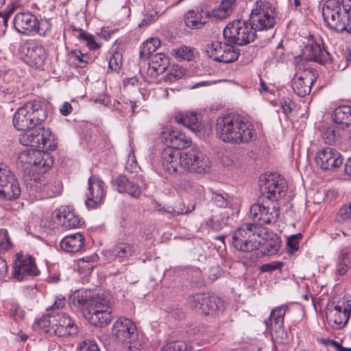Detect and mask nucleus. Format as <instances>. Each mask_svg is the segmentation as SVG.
I'll use <instances>...</instances> for the list:
<instances>
[{"label": "nucleus", "mask_w": 351, "mask_h": 351, "mask_svg": "<svg viewBox=\"0 0 351 351\" xmlns=\"http://www.w3.org/2000/svg\"><path fill=\"white\" fill-rule=\"evenodd\" d=\"M69 300L71 305L81 310L84 317L95 326H107L112 319L110 296L104 291L99 290L90 297V291L77 290Z\"/></svg>", "instance_id": "nucleus-1"}, {"label": "nucleus", "mask_w": 351, "mask_h": 351, "mask_svg": "<svg viewBox=\"0 0 351 351\" xmlns=\"http://www.w3.org/2000/svg\"><path fill=\"white\" fill-rule=\"evenodd\" d=\"M215 132L221 141L232 145L249 143L256 138L253 124L235 113L220 115L216 119Z\"/></svg>", "instance_id": "nucleus-2"}, {"label": "nucleus", "mask_w": 351, "mask_h": 351, "mask_svg": "<svg viewBox=\"0 0 351 351\" xmlns=\"http://www.w3.org/2000/svg\"><path fill=\"white\" fill-rule=\"evenodd\" d=\"M322 15L330 29L351 33V0L327 1Z\"/></svg>", "instance_id": "nucleus-3"}, {"label": "nucleus", "mask_w": 351, "mask_h": 351, "mask_svg": "<svg viewBox=\"0 0 351 351\" xmlns=\"http://www.w3.org/2000/svg\"><path fill=\"white\" fill-rule=\"evenodd\" d=\"M47 117V111L38 101L26 102L14 114L13 125L18 130L33 129Z\"/></svg>", "instance_id": "nucleus-4"}, {"label": "nucleus", "mask_w": 351, "mask_h": 351, "mask_svg": "<svg viewBox=\"0 0 351 351\" xmlns=\"http://www.w3.org/2000/svg\"><path fill=\"white\" fill-rule=\"evenodd\" d=\"M52 165L53 159L47 152L27 149L22 151L18 156L17 167L25 173H45Z\"/></svg>", "instance_id": "nucleus-5"}, {"label": "nucleus", "mask_w": 351, "mask_h": 351, "mask_svg": "<svg viewBox=\"0 0 351 351\" xmlns=\"http://www.w3.org/2000/svg\"><path fill=\"white\" fill-rule=\"evenodd\" d=\"M261 229L253 223L245 224L232 234L234 248L241 252H251L258 249L262 243Z\"/></svg>", "instance_id": "nucleus-6"}, {"label": "nucleus", "mask_w": 351, "mask_h": 351, "mask_svg": "<svg viewBox=\"0 0 351 351\" xmlns=\"http://www.w3.org/2000/svg\"><path fill=\"white\" fill-rule=\"evenodd\" d=\"M26 130L19 136V142L21 145L37 147L45 152L53 151L56 149L57 138L49 129L38 128Z\"/></svg>", "instance_id": "nucleus-7"}, {"label": "nucleus", "mask_w": 351, "mask_h": 351, "mask_svg": "<svg viewBox=\"0 0 351 351\" xmlns=\"http://www.w3.org/2000/svg\"><path fill=\"white\" fill-rule=\"evenodd\" d=\"M250 215L259 225L274 224L280 216V206L278 202L258 198V202L252 205Z\"/></svg>", "instance_id": "nucleus-8"}, {"label": "nucleus", "mask_w": 351, "mask_h": 351, "mask_svg": "<svg viewBox=\"0 0 351 351\" xmlns=\"http://www.w3.org/2000/svg\"><path fill=\"white\" fill-rule=\"evenodd\" d=\"M223 36L228 44H250L254 41L256 30L237 19L229 22L223 29Z\"/></svg>", "instance_id": "nucleus-9"}, {"label": "nucleus", "mask_w": 351, "mask_h": 351, "mask_svg": "<svg viewBox=\"0 0 351 351\" xmlns=\"http://www.w3.org/2000/svg\"><path fill=\"white\" fill-rule=\"evenodd\" d=\"M274 8L267 1H256L251 11L250 22L254 30H263L272 27L276 23Z\"/></svg>", "instance_id": "nucleus-10"}, {"label": "nucleus", "mask_w": 351, "mask_h": 351, "mask_svg": "<svg viewBox=\"0 0 351 351\" xmlns=\"http://www.w3.org/2000/svg\"><path fill=\"white\" fill-rule=\"evenodd\" d=\"M287 182L279 174L271 173L268 175L261 186V197L263 199L278 202L287 193Z\"/></svg>", "instance_id": "nucleus-11"}, {"label": "nucleus", "mask_w": 351, "mask_h": 351, "mask_svg": "<svg viewBox=\"0 0 351 351\" xmlns=\"http://www.w3.org/2000/svg\"><path fill=\"white\" fill-rule=\"evenodd\" d=\"M209 158L201 151L196 149L182 152L181 169L190 172L205 173L210 168Z\"/></svg>", "instance_id": "nucleus-12"}, {"label": "nucleus", "mask_w": 351, "mask_h": 351, "mask_svg": "<svg viewBox=\"0 0 351 351\" xmlns=\"http://www.w3.org/2000/svg\"><path fill=\"white\" fill-rule=\"evenodd\" d=\"M21 193L19 181L10 168L0 163V197L7 200L17 199Z\"/></svg>", "instance_id": "nucleus-13"}, {"label": "nucleus", "mask_w": 351, "mask_h": 351, "mask_svg": "<svg viewBox=\"0 0 351 351\" xmlns=\"http://www.w3.org/2000/svg\"><path fill=\"white\" fill-rule=\"evenodd\" d=\"M187 301L191 308L199 310L205 315L213 314L222 306L219 298L208 293L193 294L189 296Z\"/></svg>", "instance_id": "nucleus-14"}, {"label": "nucleus", "mask_w": 351, "mask_h": 351, "mask_svg": "<svg viewBox=\"0 0 351 351\" xmlns=\"http://www.w3.org/2000/svg\"><path fill=\"white\" fill-rule=\"evenodd\" d=\"M113 330L117 338L123 343L128 345L130 349L136 346L138 332L136 325L131 319L120 317L114 324Z\"/></svg>", "instance_id": "nucleus-15"}, {"label": "nucleus", "mask_w": 351, "mask_h": 351, "mask_svg": "<svg viewBox=\"0 0 351 351\" xmlns=\"http://www.w3.org/2000/svg\"><path fill=\"white\" fill-rule=\"evenodd\" d=\"M351 315V300L339 302L328 310L326 318L329 325L334 329L343 328L348 323Z\"/></svg>", "instance_id": "nucleus-16"}, {"label": "nucleus", "mask_w": 351, "mask_h": 351, "mask_svg": "<svg viewBox=\"0 0 351 351\" xmlns=\"http://www.w3.org/2000/svg\"><path fill=\"white\" fill-rule=\"evenodd\" d=\"M287 308V306L282 305L274 308L266 322L267 329L270 331L272 338L278 342L283 341L286 337L284 317Z\"/></svg>", "instance_id": "nucleus-17"}, {"label": "nucleus", "mask_w": 351, "mask_h": 351, "mask_svg": "<svg viewBox=\"0 0 351 351\" xmlns=\"http://www.w3.org/2000/svg\"><path fill=\"white\" fill-rule=\"evenodd\" d=\"M39 271L35 263V259L29 254L18 253L14 262L13 277L18 280H23L29 276H38Z\"/></svg>", "instance_id": "nucleus-18"}, {"label": "nucleus", "mask_w": 351, "mask_h": 351, "mask_svg": "<svg viewBox=\"0 0 351 351\" xmlns=\"http://www.w3.org/2000/svg\"><path fill=\"white\" fill-rule=\"evenodd\" d=\"M88 185L86 206L89 210L98 208L104 204L105 183L97 177L92 176L88 178Z\"/></svg>", "instance_id": "nucleus-19"}, {"label": "nucleus", "mask_w": 351, "mask_h": 351, "mask_svg": "<svg viewBox=\"0 0 351 351\" xmlns=\"http://www.w3.org/2000/svg\"><path fill=\"white\" fill-rule=\"evenodd\" d=\"M315 160L317 165L325 170H335L341 166L343 160L341 154L330 147L319 149Z\"/></svg>", "instance_id": "nucleus-20"}, {"label": "nucleus", "mask_w": 351, "mask_h": 351, "mask_svg": "<svg viewBox=\"0 0 351 351\" xmlns=\"http://www.w3.org/2000/svg\"><path fill=\"white\" fill-rule=\"evenodd\" d=\"M317 75V71L313 68H307L298 73L292 82L294 93L299 97H305L308 95Z\"/></svg>", "instance_id": "nucleus-21"}, {"label": "nucleus", "mask_w": 351, "mask_h": 351, "mask_svg": "<svg viewBox=\"0 0 351 351\" xmlns=\"http://www.w3.org/2000/svg\"><path fill=\"white\" fill-rule=\"evenodd\" d=\"M78 332L74 321L64 313H57L52 316V332L55 336L64 337Z\"/></svg>", "instance_id": "nucleus-22"}, {"label": "nucleus", "mask_w": 351, "mask_h": 351, "mask_svg": "<svg viewBox=\"0 0 351 351\" xmlns=\"http://www.w3.org/2000/svg\"><path fill=\"white\" fill-rule=\"evenodd\" d=\"M21 59L30 66L38 68L43 64L45 51L42 45H20Z\"/></svg>", "instance_id": "nucleus-23"}, {"label": "nucleus", "mask_w": 351, "mask_h": 351, "mask_svg": "<svg viewBox=\"0 0 351 351\" xmlns=\"http://www.w3.org/2000/svg\"><path fill=\"white\" fill-rule=\"evenodd\" d=\"M161 141L166 144L168 147L179 150L189 147L191 144L189 137L181 131L171 130L169 128L165 129L160 134Z\"/></svg>", "instance_id": "nucleus-24"}, {"label": "nucleus", "mask_w": 351, "mask_h": 351, "mask_svg": "<svg viewBox=\"0 0 351 351\" xmlns=\"http://www.w3.org/2000/svg\"><path fill=\"white\" fill-rule=\"evenodd\" d=\"M54 214L58 223L66 229L76 228L81 226L82 219L71 206H61L55 210Z\"/></svg>", "instance_id": "nucleus-25"}, {"label": "nucleus", "mask_w": 351, "mask_h": 351, "mask_svg": "<svg viewBox=\"0 0 351 351\" xmlns=\"http://www.w3.org/2000/svg\"><path fill=\"white\" fill-rule=\"evenodd\" d=\"M210 57L220 62L229 63L237 60L240 50L235 45H211Z\"/></svg>", "instance_id": "nucleus-26"}, {"label": "nucleus", "mask_w": 351, "mask_h": 351, "mask_svg": "<svg viewBox=\"0 0 351 351\" xmlns=\"http://www.w3.org/2000/svg\"><path fill=\"white\" fill-rule=\"evenodd\" d=\"M182 152L172 147L165 148L161 154V164L169 173H176L181 169Z\"/></svg>", "instance_id": "nucleus-27"}, {"label": "nucleus", "mask_w": 351, "mask_h": 351, "mask_svg": "<svg viewBox=\"0 0 351 351\" xmlns=\"http://www.w3.org/2000/svg\"><path fill=\"white\" fill-rule=\"evenodd\" d=\"M36 187L39 190L40 197L42 199L53 198L60 195L62 192V183L59 180H40L37 182Z\"/></svg>", "instance_id": "nucleus-28"}, {"label": "nucleus", "mask_w": 351, "mask_h": 351, "mask_svg": "<svg viewBox=\"0 0 351 351\" xmlns=\"http://www.w3.org/2000/svg\"><path fill=\"white\" fill-rule=\"evenodd\" d=\"M212 16L209 12H204L202 8L191 10L184 14L185 25L193 29H200L207 23Z\"/></svg>", "instance_id": "nucleus-29"}, {"label": "nucleus", "mask_w": 351, "mask_h": 351, "mask_svg": "<svg viewBox=\"0 0 351 351\" xmlns=\"http://www.w3.org/2000/svg\"><path fill=\"white\" fill-rule=\"evenodd\" d=\"M302 50L308 60L321 64L332 62V56L326 49L325 45H304Z\"/></svg>", "instance_id": "nucleus-30"}, {"label": "nucleus", "mask_w": 351, "mask_h": 351, "mask_svg": "<svg viewBox=\"0 0 351 351\" xmlns=\"http://www.w3.org/2000/svg\"><path fill=\"white\" fill-rule=\"evenodd\" d=\"M38 25L36 17L31 13H19L14 19L16 29L23 34H28L35 30Z\"/></svg>", "instance_id": "nucleus-31"}, {"label": "nucleus", "mask_w": 351, "mask_h": 351, "mask_svg": "<svg viewBox=\"0 0 351 351\" xmlns=\"http://www.w3.org/2000/svg\"><path fill=\"white\" fill-rule=\"evenodd\" d=\"M147 69V74L156 77L162 74L169 65V57L163 53L158 52L151 56Z\"/></svg>", "instance_id": "nucleus-32"}, {"label": "nucleus", "mask_w": 351, "mask_h": 351, "mask_svg": "<svg viewBox=\"0 0 351 351\" xmlns=\"http://www.w3.org/2000/svg\"><path fill=\"white\" fill-rule=\"evenodd\" d=\"M113 185L119 193H128L134 198H138L141 194L140 186L123 175H120L115 178Z\"/></svg>", "instance_id": "nucleus-33"}, {"label": "nucleus", "mask_w": 351, "mask_h": 351, "mask_svg": "<svg viewBox=\"0 0 351 351\" xmlns=\"http://www.w3.org/2000/svg\"><path fill=\"white\" fill-rule=\"evenodd\" d=\"M85 239L80 232L64 237L60 243L62 250L69 253L80 252L84 247Z\"/></svg>", "instance_id": "nucleus-34"}, {"label": "nucleus", "mask_w": 351, "mask_h": 351, "mask_svg": "<svg viewBox=\"0 0 351 351\" xmlns=\"http://www.w3.org/2000/svg\"><path fill=\"white\" fill-rule=\"evenodd\" d=\"M351 268V246H346L341 249L339 252L336 264L335 274L343 276Z\"/></svg>", "instance_id": "nucleus-35"}, {"label": "nucleus", "mask_w": 351, "mask_h": 351, "mask_svg": "<svg viewBox=\"0 0 351 351\" xmlns=\"http://www.w3.org/2000/svg\"><path fill=\"white\" fill-rule=\"evenodd\" d=\"M332 121L341 129L351 128V106L343 105L337 107L331 115Z\"/></svg>", "instance_id": "nucleus-36"}, {"label": "nucleus", "mask_w": 351, "mask_h": 351, "mask_svg": "<svg viewBox=\"0 0 351 351\" xmlns=\"http://www.w3.org/2000/svg\"><path fill=\"white\" fill-rule=\"evenodd\" d=\"M175 119L177 123L182 124L193 132H198L201 130L202 123L194 112L179 113L176 115Z\"/></svg>", "instance_id": "nucleus-37"}, {"label": "nucleus", "mask_w": 351, "mask_h": 351, "mask_svg": "<svg viewBox=\"0 0 351 351\" xmlns=\"http://www.w3.org/2000/svg\"><path fill=\"white\" fill-rule=\"evenodd\" d=\"M136 252V247L134 243L118 241L110 250V254L114 258H123L134 256Z\"/></svg>", "instance_id": "nucleus-38"}, {"label": "nucleus", "mask_w": 351, "mask_h": 351, "mask_svg": "<svg viewBox=\"0 0 351 351\" xmlns=\"http://www.w3.org/2000/svg\"><path fill=\"white\" fill-rule=\"evenodd\" d=\"M234 6L235 0H222L219 7L212 11V16L218 19H226L232 12Z\"/></svg>", "instance_id": "nucleus-39"}, {"label": "nucleus", "mask_w": 351, "mask_h": 351, "mask_svg": "<svg viewBox=\"0 0 351 351\" xmlns=\"http://www.w3.org/2000/svg\"><path fill=\"white\" fill-rule=\"evenodd\" d=\"M171 54L178 61H191L195 57V49L188 45H180L174 49Z\"/></svg>", "instance_id": "nucleus-40"}, {"label": "nucleus", "mask_w": 351, "mask_h": 351, "mask_svg": "<svg viewBox=\"0 0 351 351\" xmlns=\"http://www.w3.org/2000/svg\"><path fill=\"white\" fill-rule=\"evenodd\" d=\"M177 188L181 191H184L192 195L199 193L203 189L202 186L186 178L180 180L177 184Z\"/></svg>", "instance_id": "nucleus-41"}, {"label": "nucleus", "mask_w": 351, "mask_h": 351, "mask_svg": "<svg viewBox=\"0 0 351 351\" xmlns=\"http://www.w3.org/2000/svg\"><path fill=\"white\" fill-rule=\"evenodd\" d=\"M69 60L76 66L84 68L90 60V58L88 53H84L82 50H78L71 52Z\"/></svg>", "instance_id": "nucleus-42"}, {"label": "nucleus", "mask_w": 351, "mask_h": 351, "mask_svg": "<svg viewBox=\"0 0 351 351\" xmlns=\"http://www.w3.org/2000/svg\"><path fill=\"white\" fill-rule=\"evenodd\" d=\"M53 313H51L47 315H43L40 318L38 319L34 324V328L35 330H40L45 332H52V316Z\"/></svg>", "instance_id": "nucleus-43"}, {"label": "nucleus", "mask_w": 351, "mask_h": 351, "mask_svg": "<svg viewBox=\"0 0 351 351\" xmlns=\"http://www.w3.org/2000/svg\"><path fill=\"white\" fill-rule=\"evenodd\" d=\"M281 245V240L278 237L267 239L263 244L264 253L272 256L278 253Z\"/></svg>", "instance_id": "nucleus-44"}, {"label": "nucleus", "mask_w": 351, "mask_h": 351, "mask_svg": "<svg viewBox=\"0 0 351 351\" xmlns=\"http://www.w3.org/2000/svg\"><path fill=\"white\" fill-rule=\"evenodd\" d=\"M185 75V70L178 64H173L167 75L164 77L165 81L176 82Z\"/></svg>", "instance_id": "nucleus-45"}, {"label": "nucleus", "mask_w": 351, "mask_h": 351, "mask_svg": "<svg viewBox=\"0 0 351 351\" xmlns=\"http://www.w3.org/2000/svg\"><path fill=\"white\" fill-rule=\"evenodd\" d=\"M92 256H87L82 258L78 261V269L80 271L84 274H90L94 268V260Z\"/></svg>", "instance_id": "nucleus-46"}, {"label": "nucleus", "mask_w": 351, "mask_h": 351, "mask_svg": "<svg viewBox=\"0 0 351 351\" xmlns=\"http://www.w3.org/2000/svg\"><path fill=\"white\" fill-rule=\"evenodd\" d=\"M122 64V55L117 50L114 51L109 58L108 69L119 71Z\"/></svg>", "instance_id": "nucleus-47"}, {"label": "nucleus", "mask_w": 351, "mask_h": 351, "mask_svg": "<svg viewBox=\"0 0 351 351\" xmlns=\"http://www.w3.org/2000/svg\"><path fill=\"white\" fill-rule=\"evenodd\" d=\"M72 34L80 42H86V44H97L94 37L82 29L72 28Z\"/></svg>", "instance_id": "nucleus-48"}, {"label": "nucleus", "mask_w": 351, "mask_h": 351, "mask_svg": "<svg viewBox=\"0 0 351 351\" xmlns=\"http://www.w3.org/2000/svg\"><path fill=\"white\" fill-rule=\"evenodd\" d=\"M211 202L215 206L220 208H225L229 204L228 200V195L226 193H219L217 192H211Z\"/></svg>", "instance_id": "nucleus-49"}, {"label": "nucleus", "mask_w": 351, "mask_h": 351, "mask_svg": "<svg viewBox=\"0 0 351 351\" xmlns=\"http://www.w3.org/2000/svg\"><path fill=\"white\" fill-rule=\"evenodd\" d=\"M187 346L182 341H175L163 346L160 351H186Z\"/></svg>", "instance_id": "nucleus-50"}, {"label": "nucleus", "mask_w": 351, "mask_h": 351, "mask_svg": "<svg viewBox=\"0 0 351 351\" xmlns=\"http://www.w3.org/2000/svg\"><path fill=\"white\" fill-rule=\"evenodd\" d=\"M225 224V218L219 215L212 216L207 222V225L215 231L220 230Z\"/></svg>", "instance_id": "nucleus-51"}, {"label": "nucleus", "mask_w": 351, "mask_h": 351, "mask_svg": "<svg viewBox=\"0 0 351 351\" xmlns=\"http://www.w3.org/2000/svg\"><path fill=\"white\" fill-rule=\"evenodd\" d=\"M11 247L12 243L8 230L5 229L0 230V252L8 250Z\"/></svg>", "instance_id": "nucleus-52"}, {"label": "nucleus", "mask_w": 351, "mask_h": 351, "mask_svg": "<svg viewBox=\"0 0 351 351\" xmlns=\"http://www.w3.org/2000/svg\"><path fill=\"white\" fill-rule=\"evenodd\" d=\"M324 142L328 145H332L337 141L335 130L332 127H328L322 134Z\"/></svg>", "instance_id": "nucleus-53"}, {"label": "nucleus", "mask_w": 351, "mask_h": 351, "mask_svg": "<svg viewBox=\"0 0 351 351\" xmlns=\"http://www.w3.org/2000/svg\"><path fill=\"white\" fill-rule=\"evenodd\" d=\"M302 238L300 234H293L289 237L287 241L288 252L293 253L299 248V240Z\"/></svg>", "instance_id": "nucleus-54"}, {"label": "nucleus", "mask_w": 351, "mask_h": 351, "mask_svg": "<svg viewBox=\"0 0 351 351\" xmlns=\"http://www.w3.org/2000/svg\"><path fill=\"white\" fill-rule=\"evenodd\" d=\"M351 219V209L348 204H344L339 209L337 219L340 223H343Z\"/></svg>", "instance_id": "nucleus-55"}, {"label": "nucleus", "mask_w": 351, "mask_h": 351, "mask_svg": "<svg viewBox=\"0 0 351 351\" xmlns=\"http://www.w3.org/2000/svg\"><path fill=\"white\" fill-rule=\"evenodd\" d=\"M284 266V263L281 261H272L269 263H265L259 267V269L263 272H271L274 270H281Z\"/></svg>", "instance_id": "nucleus-56"}, {"label": "nucleus", "mask_w": 351, "mask_h": 351, "mask_svg": "<svg viewBox=\"0 0 351 351\" xmlns=\"http://www.w3.org/2000/svg\"><path fill=\"white\" fill-rule=\"evenodd\" d=\"M158 47L156 45H143L141 48L140 51V57L142 59H149L151 60V56H152L154 52L156 51Z\"/></svg>", "instance_id": "nucleus-57"}, {"label": "nucleus", "mask_w": 351, "mask_h": 351, "mask_svg": "<svg viewBox=\"0 0 351 351\" xmlns=\"http://www.w3.org/2000/svg\"><path fill=\"white\" fill-rule=\"evenodd\" d=\"M9 313L11 316L14 317L16 319H21L24 317L23 311L21 309L20 306L16 303L10 304L9 308Z\"/></svg>", "instance_id": "nucleus-58"}, {"label": "nucleus", "mask_w": 351, "mask_h": 351, "mask_svg": "<svg viewBox=\"0 0 351 351\" xmlns=\"http://www.w3.org/2000/svg\"><path fill=\"white\" fill-rule=\"evenodd\" d=\"M65 304L66 300L64 297L62 295L56 297L53 305L50 307V309L52 311L51 313H53V314L60 313L59 311H57L64 308L65 307Z\"/></svg>", "instance_id": "nucleus-59"}, {"label": "nucleus", "mask_w": 351, "mask_h": 351, "mask_svg": "<svg viewBox=\"0 0 351 351\" xmlns=\"http://www.w3.org/2000/svg\"><path fill=\"white\" fill-rule=\"evenodd\" d=\"M118 31L117 29H112L109 27H103L97 33V36L105 41H108L109 38Z\"/></svg>", "instance_id": "nucleus-60"}, {"label": "nucleus", "mask_w": 351, "mask_h": 351, "mask_svg": "<svg viewBox=\"0 0 351 351\" xmlns=\"http://www.w3.org/2000/svg\"><path fill=\"white\" fill-rule=\"evenodd\" d=\"M280 105L282 109V112L286 115H288L292 112L293 108L294 106V103L289 98H283L280 101Z\"/></svg>", "instance_id": "nucleus-61"}, {"label": "nucleus", "mask_w": 351, "mask_h": 351, "mask_svg": "<svg viewBox=\"0 0 351 351\" xmlns=\"http://www.w3.org/2000/svg\"><path fill=\"white\" fill-rule=\"evenodd\" d=\"M80 351H100L96 343L92 341H84L79 346Z\"/></svg>", "instance_id": "nucleus-62"}, {"label": "nucleus", "mask_w": 351, "mask_h": 351, "mask_svg": "<svg viewBox=\"0 0 351 351\" xmlns=\"http://www.w3.org/2000/svg\"><path fill=\"white\" fill-rule=\"evenodd\" d=\"M156 18V12L145 14L142 21L138 24V27L140 28L145 27L150 23H153L155 21Z\"/></svg>", "instance_id": "nucleus-63"}, {"label": "nucleus", "mask_w": 351, "mask_h": 351, "mask_svg": "<svg viewBox=\"0 0 351 351\" xmlns=\"http://www.w3.org/2000/svg\"><path fill=\"white\" fill-rule=\"evenodd\" d=\"M73 110L72 106L70 103L65 101L60 108V112L63 116H68Z\"/></svg>", "instance_id": "nucleus-64"}]
</instances>
